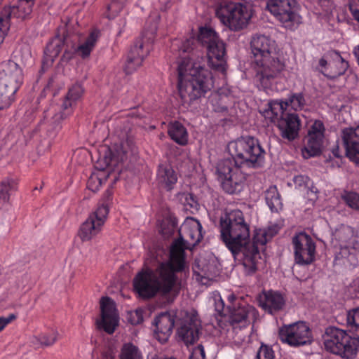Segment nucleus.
<instances>
[{"instance_id": "f257e3e1", "label": "nucleus", "mask_w": 359, "mask_h": 359, "mask_svg": "<svg viewBox=\"0 0 359 359\" xmlns=\"http://www.w3.org/2000/svg\"><path fill=\"white\" fill-rule=\"evenodd\" d=\"M180 238L172 244L170 260L161 263L154 270L140 272L134 279V287L144 299H151L158 293L172 302L181 290V280L176 272L185 264V249L196 245L203 238L202 226L194 219L187 221L180 229Z\"/></svg>"}, {"instance_id": "f03ea898", "label": "nucleus", "mask_w": 359, "mask_h": 359, "mask_svg": "<svg viewBox=\"0 0 359 359\" xmlns=\"http://www.w3.org/2000/svg\"><path fill=\"white\" fill-rule=\"evenodd\" d=\"M219 228L222 241L233 257L241 261L244 273L246 276L255 274L262 259L259 248L277 233L276 228L255 230L250 241L249 225L239 210H231L222 216Z\"/></svg>"}, {"instance_id": "7ed1b4c3", "label": "nucleus", "mask_w": 359, "mask_h": 359, "mask_svg": "<svg viewBox=\"0 0 359 359\" xmlns=\"http://www.w3.org/2000/svg\"><path fill=\"white\" fill-rule=\"evenodd\" d=\"M250 47L255 58V82L259 88H269L284 70L285 63L276 51L275 41L267 36H253Z\"/></svg>"}, {"instance_id": "20e7f679", "label": "nucleus", "mask_w": 359, "mask_h": 359, "mask_svg": "<svg viewBox=\"0 0 359 359\" xmlns=\"http://www.w3.org/2000/svg\"><path fill=\"white\" fill-rule=\"evenodd\" d=\"M178 87L184 103L191 104L204 97L213 87L212 74L198 62L184 57L177 66Z\"/></svg>"}, {"instance_id": "39448f33", "label": "nucleus", "mask_w": 359, "mask_h": 359, "mask_svg": "<svg viewBox=\"0 0 359 359\" xmlns=\"http://www.w3.org/2000/svg\"><path fill=\"white\" fill-rule=\"evenodd\" d=\"M287 105V103L271 101L262 114L267 121V124L277 122L280 135L283 139L293 141L299 135L301 121L297 114L285 113Z\"/></svg>"}, {"instance_id": "423d86ee", "label": "nucleus", "mask_w": 359, "mask_h": 359, "mask_svg": "<svg viewBox=\"0 0 359 359\" xmlns=\"http://www.w3.org/2000/svg\"><path fill=\"white\" fill-rule=\"evenodd\" d=\"M159 15L150 16L146 22L142 39L137 40L131 48L123 69L127 74H132L142 64L144 58L150 51V44L155 39L159 21Z\"/></svg>"}, {"instance_id": "0eeeda50", "label": "nucleus", "mask_w": 359, "mask_h": 359, "mask_svg": "<svg viewBox=\"0 0 359 359\" xmlns=\"http://www.w3.org/2000/svg\"><path fill=\"white\" fill-rule=\"evenodd\" d=\"M229 149L236 165L260 167L264 161L265 151L257 139L247 136L238 138L229 144Z\"/></svg>"}, {"instance_id": "6e6552de", "label": "nucleus", "mask_w": 359, "mask_h": 359, "mask_svg": "<svg viewBox=\"0 0 359 359\" xmlns=\"http://www.w3.org/2000/svg\"><path fill=\"white\" fill-rule=\"evenodd\" d=\"M323 337L325 350L342 358L352 359L359 350V337L337 327H327Z\"/></svg>"}, {"instance_id": "1a4fd4ad", "label": "nucleus", "mask_w": 359, "mask_h": 359, "mask_svg": "<svg viewBox=\"0 0 359 359\" xmlns=\"http://www.w3.org/2000/svg\"><path fill=\"white\" fill-rule=\"evenodd\" d=\"M22 70L13 61L0 64V110L6 109L15 100L22 83Z\"/></svg>"}, {"instance_id": "9d476101", "label": "nucleus", "mask_w": 359, "mask_h": 359, "mask_svg": "<svg viewBox=\"0 0 359 359\" xmlns=\"http://www.w3.org/2000/svg\"><path fill=\"white\" fill-rule=\"evenodd\" d=\"M339 243V250L335 254L334 264L344 266H355L358 264L359 242L350 226H342L333 233Z\"/></svg>"}, {"instance_id": "9b49d317", "label": "nucleus", "mask_w": 359, "mask_h": 359, "mask_svg": "<svg viewBox=\"0 0 359 359\" xmlns=\"http://www.w3.org/2000/svg\"><path fill=\"white\" fill-rule=\"evenodd\" d=\"M198 41L207 49L210 66L216 70L224 72L225 45L215 31L210 27H201L198 36Z\"/></svg>"}, {"instance_id": "f8f14e48", "label": "nucleus", "mask_w": 359, "mask_h": 359, "mask_svg": "<svg viewBox=\"0 0 359 359\" xmlns=\"http://www.w3.org/2000/svg\"><path fill=\"white\" fill-rule=\"evenodd\" d=\"M198 41L207 49L210 66L216 70L224 72L225 45L215 31L210 27H201L198 36Z\"/></svg>"}, {"instance_id": "ddd939ff", "label": "nucleus", "mask_w": 359, "mask_h": 359, "mask_svg": "<svg viewBox=\"0 0 359 359\" xmlns=\"http://www.w3.org/2000/svg\"><path fill=\"white\" fill-rule=\"evenodd\" d=\"M233 159L225 158L217 167L223 190L229 194L240 193L244 187L245 175Z\"/></svg>"}, {"instance_id": "4468645a", "label": "nucleus", "mask_w": 359, "mask_h": 359, "mask_svg": "<svg viewBox=\"0 0 359 359\" xmlns=\"http://www.w3.org/2000/svg\"><path fill=\"white\" fill-rule=\"evenodd\" d=\"M220 21L231 30L237 31L244 28L251 18L247 7L238 2H226L216 11Z\"/></svg>"}, {"instance_id": "2eb2a0df", "label": "nucleus", "mask_w": 359, "mask_h": 359, "mask_svg": "<svg viewBox=\"0 0 359 359\" xmlns=\"http://www.w3.org/2000/svg\"><path fill=\"white\" fill-rule=\"evenodd\" d=\"M295 6V0H269L266 4L270 13L290 29H294L302 22V18L297 13Z\"/></svg>"}, {"instance_id": "dca6fc26", "label": "nucleus", "mask_w": 359, "mask_h": 359, "mask_svg": "<svg viewBox=\"0 0 359 359\" xmlns=\"http://www.w3.org/2000/svg\"><path fill=\"white\" fill-rule=\"evenodd\" d=\"M135 151L136 148L132 142L126 140L120 144H115L112 149L107 148L104 154L98 158L95 166L101 171L106 169L113 170L119 163L127 159L129 152L135 154Z\"/></svg>"}, {"instance_id": "f3484780", "label": "nucleus", "mask_w": 359, "mask_h": 359, "mask_svg": "<svg viewBox=\"0 0 359 359\" xmlns=\"http://www.w3.org/2000/svg\"><path fill=\"white\" fill-rule=\"evenodd\" d=\"M278 334L280 341L291 346H303L312 341L309 327L302 321L283 326Z\"/></svg>"}, {"instance_id": "a211bd4d", "label": "nucleus", "mask_w": 359, "mask_h": 359, "mask_svg": "<svg viewBox=\"0 0 359 359\" xmlns=\"http://www.w3.org/2000/svg\"><path fill=\"white\" fill-rule=\"evenodd\" d=\"M36 0H19L16 6L4 8L0 13V38L3 39L10 27V20L15 18L21 20L29 17Z\"/></svg>"}, {"instance_id": "6ab92c4d", "label": "nucleus", "mask_w": 359, "mask_h": 359, "mask_svg": "<svg viewBox=\"0 0 359 359\" xmlns=\"http://www.w3.org/2000/svg\"><path fill=\"white\" fill-rule=\"evenodd\" d=\"M294 260L297 264L309 265L315 259L316 244L312 238L305 233H299L292 238Z\"/></svg>"}, {"instance_id": "aec40b11", "label": "nucleus", "mask_w": 359, "mask_h": 359, "mask_svg": "<svg viewBox=\"0 0 359 359\" xmlns=\"http://www.w3.org/2000/svg\"><path fill=\"white\" fill-rule=\"evenodd\" d=\"M107 217V209L105 207L97 208L81 225L78 236L83 242L95 238L102 230Z\"/></svg>"}, {"instance_id": "412c9836", "label": "nucleus", "mask_w": 359, "mask_h": 359, "mask_svg": "<svg viewBox=\"0 0 359 359\" xmlns=\"http://www.w3.org/2000/svg\"><path fill=\"white\" fill-rule=\"evenodd\" d=\"M101 318L97 320V327L111 334L115 331L118 323V316L114 302L109 297H102L100 300Z\"/></svg>"}, {"instance_id": "4be33fe9", "label": "nucleus", "mask_w": 359, "mask_h": 359, "mask_svg": "<svg viewBox=\"0 0 359 359\" xmlns=\"http://www.w3.org/2000/svg\"><path fill=\"white\" fill-rule=\"evenodd\" d=\"M324 126L320 121H316L309 130L306 143L302 150L304 158L318 156L321 152L324 137Z\"/></svg>"}, {"instance_id": "5701e85b", "label": "nucleus", "mask_w": 359, "mask_h": 359, "mask_svg": "<svg viewBox=\"0 0 359 359\" xmlns=\"http://www.w3.org/2000/svg\"><path fill=\"white\" fill-rule=\"evenodd\" d=\"M325 57L332 60L323 57L319 60V65L323 68L322 72L327 78L334 79L344 74L348 68V62L336 51L329 53Z\"/></svg>"}, {"instance_id": "b1692460", "label": "nucleus", "mask_w": 359, "mask_h": 359, "mask_svg": "<svg viewBox=\"0 0 359 359\" xmlns=\"http://www.w3.org/2000/svg\"><path fill=\"white\" fill-rule=\"evenodd\" d=\"M345 155L353 162L359 163V126L346 128L341 134Z\"/></svg>"}, {"instance_id": "393cba45", "label": "nucleus", "mask_w": 359, "mask_h": 359, "mask_svg": "<svg viewBox=\"0 0 359 359\" xmlns=\"http://www.w3.org/2000/svg\"><path fill=\"white\" fill-rule=\"evenodd\" d=\"M154 325L156 327L154 332L157 339L161 343H165L172 332L175 316L168 312L161 313L154 319Z\"/></svg>"}, {"instance_id": "a878e982", "label": "nucleus", "mask_w": 359, "mask_h": 359, "mask_svg": "<svg viewBox=\"0 0 359 359\" xmlns=\"http://www.w3.org/2000/svg\"><path fill=\"white\" fill-rule=\"evenodd\" d=\"M201 329V321L196 316H191L184 321L179 328V337L186 345L193 344L199 339Z\"/></svg>"}, {"instance_id": "bb28decb", "label": "nucleus", "mask_w": 359, "mask_h": 359, "mask_svg": "<svg viewBox=\"0 0 359 359\" xmlns=\"http://www.w3.org/2000/svg\"><path fill=\"white\" fill-rule=\"evenodd\" d=\"M229 307V322L233 329L246 327L248 324V317L254 309L247 304L240 306L235 304L232 308Z\"/></svg>"}, {"instance_id": "cd10ccee", "label": "nucleus", "mask_w": 359, "mask_h": 359, "mask_svg": "<svg viewBox=\"0 0 359 359\" xmlns=\"http://www.w3.org/2000/svg\"><path fill=\"white\" fill-rule=\"evenodd\" d=\"M284 304L283 297L280 293L273 291L264 292L259 299V305L271 314L281 310Z\"/></svg>"}, {"instance_id": "c85d7f7f", "label": "nucleus", "mask_w": 359, "mask_h": 359, "mask_svg": "<svg viewBox=\"0 0 359 359\" xmlns=\"http://www.w3.org/2000/svg\"><path fill=\"white\" fill-rule=\"evenodd\" d=\"M69 36H65L62 40L59 36H55L46 46L44 50L43 67L51 65L54 60L58 56L62 50V46H69Z\"/></svg>"}, {"instance_id": "c756f323", "label": "nucleus", "mask_w": 359, "mask_h": 359, "mask_svg": "<svg viewBox=\"0 0 359 359\" xmlns=\"http://www.w3.org/2000/svg\"><path fill=\"white\" fill-rule=\"evenodd\" d=\"M84 90L83 87L78 83L73 85L68 90V93L65 97V100L63 102L62 108L66 112H62V114H55L53 118L55 121L65 118L67 115L71 113L70 108L73 104L81 98Z\"/></svg>"}, {"instance_id": "7c9ffc66", "label": "nucleus", "mask_w": 359, "mask_h": 359, "mask_svg": "<svg viewBox=\"0 0 359 359\" xmlns=\"http://www.w3.org/2000/svg\"><path fill=\"white\" fill-rule=\"evenodd\" d=\"M158 181L162 187L170 191L177 182V175L170 165H161L158 171Z\"/></svg>"}, {"instance_id": "2f4dec72", "label": "nucleus", "mask_w": 359, "mask_h": 359, "mask_svg": "<svg viewBox=\"0 0 359 359\" xmlns=\"http://www.w3.org/2000/svg\"><path fill=\"white\" fill-rule=\"evenodd\" d=\"M99 36L98 31H93L87 37L85 42L79 46H76V42L73 41L72 49L76 50V53L83 58H85L90 54L93 47Z\"/></svg>"}, {"instance_id": "473e14b6", "label": "nucleus", "mask_w": 359, "mask_h": 359, "mask_svg": "<svg viewBox=\"0 0 359 359\" xmlns=\"http://www.w3.org/2000/svg\"><path fill=\"white\" fill-rule=\"evenodd\" d=\"M168 134L171 139L180 145H185L188 142V134L184 126L175 122L170 125Z\"/></svg>"}, {"instance_id": "72a5a7b5", "label": "nucleus", "mask_w": 359, "mask_h": 359, "mask_svg": "<svg viewBox=\"0 0 359 359\" xmlns=\"http://www.w3.org/2000/svg\"><path fill=\"white\" fill-rule=\"evenodd\" d=\"M265 199L272 212H278L282 209L283 204L276 187L271 186L266 191Z\"/></svg>"}, {"instance_id": "f704fd0d", "label": "nucleus", "mask_w": 359, "mask_h": 359, "mask_svg": "<svg viewBox=\"0 0 359 359\" xmlns=\"http://www.w3.org/2000/svg\"><path fill=\"white\" fill-rule=\"evenodd\" d=\"M18 189V182L11 177H6L0 182V200L8 202L11 193Z\"/></svg>"}, {"instance_id": "c9c22d12", "label": "nucleus", "mask_w": 359, "mask_h": 359, "mask_svg": "<svg viewBox=\"0 0 359 359\" xmlns=\"http://www.w3.org/2000/svg\"><path fill=\"white\" fill-rule=\"evenodd\" d=\"M120 359H143L139 348L132 343L124 344L121 349Z\"/></svg>"}, {"instance_id": "e433bc0d", "label": "nucleus", "mask_w": 359, "mask_h": 359, "mask_svg": "<svg viewBox=\"0 0 359 359\" xmlns=\"http://www.w3.org/2000/svg\"><path fill=\"white\" fill-rule=\"evenodd\" d=\"M57 337L58 333L56 331L43 333L37 337H34L32 343L34 345H39L41 346H50L56 342Z\"/></svg>"}, {"instance_id": "4c0bfd02", "label": "nucleus", "mask_w": 359, "mask_h": 359, "mask_svg": "<svg viewBox=\"0 0 359 359\" xmlns=\"http://www.w3.org/2000/svg\"><path fill=\"white\" fill-rule=\"evenodd\" d=\"M278 102L283 104L287 103V108L290 106L292 109L295 111L302 109L305 105L306 101L302 93H294L291 94L288 99L285 102L281 100H277Z\"/></svg>"}, {"instance_id": "58836bf2", "label": "nucleus", "mask_w": 359, "mask_h": 359, "mask_svg": "<svg viewBox=\"0 0 359 359\" xmlns=\"http://www.w3.org/2000/svg\"><path fill=\"white\" fill-rule=\"evenodd\" d=\"M346 323L351 330L355 332L359 331V307L348 311Z\"/></svg>"}, {"instance_id": "ea45409f", "label": "nucleus", "mask_w": 359, "mask_h": 359, "mask_svg": "<svg viewBox=\"0 0 359 359\" xmlns=\"http://www.w3.org/2000/svg\"><path fill=\"white\" fill-rule=\"evenodd\" d=\"M196 41L194 37H190L182 42V44L179 48V50L182 53H188V55L181 56V60L178 62V63L181 62L184 57L189 58L190 61L194 62L193 61V58L189 56V53H191V52L194 50V46H195Z\"/></svg>"}, {"instance_id": "a19ab883", "label": "nucleus", "mask_w": 359, "mask_h": 359, "mask_svg": "<svg viewBox=\"0 0 359 359\" xmlns=\"http://www.w3.org/2000/svg\"><path fill=\"white\" fill-rule=\"evenodd\" d=\"M126 0H111L107 6V10L109 12L108 18L115 17L123 8Z\"/></svg>"}, {"instance_id": "79ce46f5", "label": "nucleus", "mask_w": 359, "mask_h": 359, "mask_svg": "<svg viewBox=\"0 0 359 359\" xmlns=\"http://www.w3.org/2000/svg\"><path fill=\"white\" fill-rule=\"evenodd\" d=\"M126 320L131 325H138L143 321V310L141 309L135 311H128L126 315Z\"/></svg>"}, {"instance_id": "37998d69", "label": "nucleus", "mask_w": 359, "mask_h": 359, "mask_svg": "<svg viewBox=\"0 0 359 359\" xmlns=\"http://www.w3.org/2000/svg\"><path fill=\"white\" fill-rule=\"evenodd\" d=\"M343 198L350 208L359 210V194L355 192H348L343 196Z\"/></svg>"}, {"instance_id": "c03bdc74", "label": "nucleus", "mask_w": 359, "mask_h": 359, "mask_svg": "<svg viewBox=\"0 0 359 359\" xmlns=\"http://www.w3.org/2000/svg\"><path fill=\"white\" fill-rule=\"evenodd\" d=\"M257 359H274V352L271 347L262 344L259 348Z\"/></svg>"}, {"instance_id": "a18cd8bd", "label": "nucleus", "mask_w": 359, "mask_h": 359, "mask_svg": "<svg viewBox=\"0 0 359 359\" xmlns=\"http://www.w3.org/2000/svg\"><path fill=\"white\" fill-rule=\"evenodd\" d=\"M102 183V177L97 175L93 174L88 180L87 187L93 192H96L99 190Z\"/></svg>"}, {"instance_id": "49530a36", "label": "nucleus", "mask_w": 359, "mask_h": 359, "mask_svg": "<svg viewBox=\"0 0 359 359\" xmlns=\"http://www.w3.org/2000/svg\"><path fill=\"white\" fill-rule=\"evenodd\" d=\"M112 199V192L110 190H107L102 199L101 204L98 206L97 208H100L101 207H105L107 209V215L109 214V205L111 204Z\"/></svg>"}, {"instance_id": "de8ad7c7", "label": "nucleus", "mask_w": 359, "mask_h": 359, "mask_svg": "<svg viewBox=\"0 0 359 359\" xmlns=\"http://www.w3.org/2000/svg\"><path fill=\"white\" fill-rule=\"evenodd\" d=\"M293 181L294 184L299 188L308 187L309 178L304 175H297L294 177Z\"/></svg>"}, {"instance_id": "09e8293b", "label": "nucleus", "mask_w": 359, "mask_h": 359, "mask_svg": "<svg viewBox=\"0 0 359 359\" xmlns=\"http://www.w3.org/2000/svg\"><path fill=\"white\" fill-rule=\"evenodd\" d=\"M72 43H73V39L72 37L69 36V46H67V49L65 50V53L62 55V60L68 61L70 60L72 57L74 53H76V50H74L72 49Z\"/></svg>"}, {"instance_id": "8fccbe9b", "label": "nucleus", "mask_w": 359, "mask_h": 359, "mask_svg": "<svg viewBox=\"0 0 359 359\" xmlns=\"http://www.w3.org/2000/svg\"><path fill=\"white\" fill-rule=\"evenodd\" d=\"M16 319V316L13 313L9 314L7 317H0V332H1L7 325Z\"/></svg>"}, {"instance_id": "3c124183", "label": "nucleus", "mask_w": 359, "mask_h": 359, "mask_svg": "<svg viewBox=\"0 0 359 359\" xmlns=\"http://www.w3.org/2000/svg\"><path fill=\"white\" fill-rule=\"evenodd\" d=\"M349 9L353 18L359 22V0L351 2L349 5Z\"/></svg>"}, {"instance_id": "603ef678", "label": "nucleus", "mask_w": 359, "mask_h": 359, "mask_svg": "<svg viewBox=\"0 0 359 359\" xmlns=\"http://www.w3.org/2000/svg\"><path fill=\"white\" fill-rule=\"evenodd\" d=\"M332 153L333 156L336 158H341L342 156L341 152L339 151V147L338 144L333 147L332 149Z\"/></svg>"}, {"instance_id": "864d4df0", "label": "nucleus", "mask_w": 359, "mask_h": 359, "mask_svg": "<svg viewBox=\"0 0 359 359\" xmlns=\"http://www.w3.org/2000/svg\"><path fill=\"white\" fill-rule=\"evenodd\" d=\"M215 309L218 313L222 314V313L224 310V302L222 299H219L218 302H216Z\"/></svg>"}, {"instance_id": "5fc2aeb1", "label": "nucleus", "mask_w": 359, "mask_h": 359, "mask_svg": "<svg viewBox=\"0 0 359 359\" xmlns=\"http://www.w3.org/2000/svg\"><path fill=\"white\" fill-rule=\"evenodd\" d=\"M198 351L200 355H201V357L202 359H205V351H204V348L203 346L200 344L197 346L196 349V353Z\"/></svg>"}, {"instance_id": "6e6d98bb", "label": "nucleus", "mask_w": 359, "mask_h": 359, "mask_svg": "<svg viewBox=\"0 0 359 359\" xmlns=\"http://www.w3.org/2000/svg\"><path fill=\"white\" fill-rule=\"evenodd\" d=\"M184 198L187 201H188V204L190 205V207H194V203L196 202L193 199L191 195L186 194L184 195Z\"/></svg>"}, {"instance_id": "4d7b16f0", "label": "nucleus", "mask_w": 359, "mask_h": 359, "mask_svg": "<svg viewBox=\"0 0 359 359\" xmlns=\"http://www.w3.org/2000/svg\"><path fill=\"white\" fill-rule=\"evenodd\" d=\"M353 53L356 57L358 63L359 65V45L353 48Z\"/></svg>"}, {"instance_id": "13d9d810", "label": "nucleus", "mask_w": 359, "mask_h": 359, "mask_svg": "<svg viewBox=\"0 0 359 359\" xmlns=\"http://www.w3.org/2000/svg\"><path fill=\"white\" fill-rule=\"evenodd\" d=\"M25 53L26 55L22 57V60H27L30 57V52H29V50L28 48V47H25Z\"/></svg>"}, {"instance_id": "bf43d9fd", "label": "nucleus", "mask_w": 359, "mask_h": 359, "mask_svg": "<svg viewBox=\"0 0 359 359\" xmlns=\"http://www.w3.org/2000/svg\"><path fill=\"white\" fill-rule=\"evenodd\" d=\"M235 299V297L233 295L229 296V299L232 300V299Z\"/></svg>"}]
</instances>
